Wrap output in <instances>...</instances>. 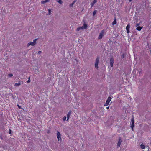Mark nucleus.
I'll list each match as a JSON object with an SVG mask.
<instances>
[{
  "label": "nucleus",
  "mask_w": 151,
  "mask_h": 151,
  "mask_svg": "<svg viewBox=\"0 0 151 151\" xmlns=\"http://www.w3.org/2000/svg\"><path fill=\"white\" fill-rule=\"evenodd\" d=\"M104 30H102L99 33V35L98 37V39H101L103 37L104 35Z\"/></svg>",
  "instance_id": "obj_2"
},
{
  "label": "nucleus",
  "mask_w": 151,
  "mask_h": 151,
  "mask_svg": "<svg viewBox=\"0 0 151 151\" xmlns=\"http://www.w3.org/2000/svg\"><path fill=\"white\" fill-rule=\"evenodd\" d=\"M0 139L1 140L3 139V138L2 137V134H0Z\"/></svg>",
  "instance_id": "obj_23"
},
{
  "label": "nucleus",
  "mask_w": 151,
  "mask_h": 151,
  "mask_svg": "<svg viewBox=\"0 0 151 151\" xmlns=\"http://www.w3.org/2000/svg\"><path fill=\"white\" fill-rule=\"evenodd\" d=\"M35 43H34V42H29V43H28L27 46H29V45H32V46H34L35 45Z\"/></svg>",
  "instance_id": "obj_11"
},
{
  "label": "nucleus",
  "mask_w": 151,
  "mask_h": 151,
  "mask_svg": "<svg viewBox=\"0 0 151 151\" xmlns=\"http://www.w3.org/2000/svg\"><path fill=\"white\" fill-rule=\"evenodd\" d=\"M97 12V10H94L93 13V16H94V15H95L96 13Z\"/></svg>",
  "instance_id": "obj_19"
},
{
  "label": "nucleus",
  "mask_w": 151,
  "mask_h": 151,
  "mask_svg": "<svg viewBox=\"0 0 151 151\" xmlns=\"http://www.w3.org/2000/svg\"><path fill=\"white\" fill-rule=\"evenodd\" d=\"M48 13L47 14V15H50V14H51V11L50 9H48Z\"/></svg>",
  "instance_id": "obj_21"
},
{
  "label": "nucleus",
  "mask_w": 151,
  "mask_h": 151,
  "mask_svg": "<svg viewBox=\"0 0 151 151\" xmlns=\"http://www.w3.org/2000/svg\"><path fill=\"white\" fill-rule=\"evenodd\" d=\"M114 63V59L112 57L110 58V64L111 67H113Z\"/></svg>",
  "instance_id": "obj_6"
},
{
  "label": "nucleus",
  "mask_w": 151,
  "mask_h": 151,
  "mask_svg": "<svg viewBox=\"0 0 151 151\" xmlns=\"http://www.w3.org/2000/svg\"><path fill=\"white\" fill-rule=\"evenodd\" d=\"M122 142V140H121V137H119L118 139V141L117 143V148H118L120 146V145H121V142Z\"/></svg>",
  "instance_id": "obj_8"
},
{
  "label": "nucleus",
  "mask_w": 151,
  "mask_h": 151,
  "mask_svg": "<svg viewBox=\"0 0 151 151\" xmlns=\"http://www.w3.org/2000/svg\"><path fill=\"white\" fill-rule=\"evenodd\" d=\"M143 27L139 26L137 27L136 30L138 31H140L141 29L143 28Z\"/></svg>",
  "instance_id": "obj_13"
},
{
  "label": "nucleus",
  "mask_w": 151,
  "mask_h": 151,
  "mask_svg": "<svg viewBox=\"0 0 151 151\" xmlns=\"http://www.w3.org/2000/svg\"><path fill=\"white\" fill-rule=\"evenodd\" d=\"M131 127L132 130L133 129V127L134 126V117L132 118L131 119Z\"/></svg>",
  "instance_id": "obj_4"
},
{
  "label": "nucleus",
  "mask_w": 151,
  "mask_h": 151,
  "mask_svg": "<svg viewBox=\"0 0 151 151\" xmlns=\"http://www.w3.org/2000/svg\"><path fill=\"white\" fill-rule=\"evenodd\" d=\"M107 109H109V106H108L106 107Z\"/></svg>",
  "instance_id": "obj_33"
},
{
  "label": "nucleus",
  "mask_w": 151,
  "mask_h": 151,
  "mask_svg": "<svg viewBox=\"0 0 151 151\" xmlns=\"http://www.w3.org/2000/svg\"><path fill=\"white\" fill-rule=\"evenodd\" d=\"M61 136L59 132L58 131L57 133V136L58 139V140L59 141V138H60V136Z\"/></svg>",
  "instance_id": "obj_9"
},
{
  "label": "nucleus",
  "mask_w": 151,
  "mask_h": 151,
  "mask_svg": "<svg viewBox=\"0 0 151 151\" xmlns=\"http://www.w3.org/2000/svg\"><path fill=\"white\" fill-rule=\"evenodd\" d=\"M57 1L60 4H62L63 3V2L61 0H58Z\"/></svg>",
  "instance_id": "obj_20"
},
{
  "label": "nucleus",
  "mask_w": 151,
  "mask_h": 151,
  "mask_svg": "<svg viewBox=\"0 0 151 151\" xmlns=\"http://www.w3.org/2000/svg\"><path fill=\"white\" fill-rule=\"evenodd\" d=\"M17 106H18V107H19V108H21V107L18 105H17Z\"/></svg>",
  "instance_id": "obj_31"
},
{
  "label": "nucleus",
  "mask_w": 151,
  "mask_h": 151,
  "mask_svg": "<svg viewBox=\"0 0 151 151\" xmlns=\"http://www.w3.org/2000/svg\"><path fill=\"white\" fill-rule=\"evenodd\" d=\"M124 54L122 55H121L122 58H124Z\"/></svg>",
  "instance_id": "obj_28"
},
{
  "label": "nucleus",
  "mask_w": 151,
  "mask_h": 151,
  "mask_svg": "<svg viewBox=\"0 0 151 151\" xmlns=\"http://www.w3.org/2000/svg\"><path fill=\"white\" fill-rule=\"evenodd\" d=\"M27 83H30V77L29 78L28 80L27 81Z\"/></svg>",
  "instance_id": "obj_27"
},
{
  "label": "nucleus",
  "mask_w": 151,
  "mask_h": 151,
  "mask_svg": "<svg viewBox=\"0 0 151 151\" xmlns=\"http://www.w3.org/2000/svg\"><path fill=\"white\" fill-rule=\"evenodd\" d=\"M71 112L70 110L69 111L67 115V121H68L69 119V117L71 115Z\"/></svg>",
  "instance_id": "obj_10"
},
{
  "label": "nucleus",
  "mask_w": 151,
  "mask_h": 151,
  "mask_svg": "<svg viewBox=\"0 0 151 151\" xmlns=\"http://www.w3.org/2000/svg\"><path fill=\"white\" fill-rule=\"evenodd\" d=\"M49 1H50V0H46L45 1H41V3L42 4L45 3L47 2H49Z\"/></svg>",
  "instance_id": "obj_15"
},
{
  "label": "nucleus",
  "mask_w": 151,
  "mask_h": 151,
  "mask_svg": "<svg viewBox=\"0 0 151 151\" xmlns=\"http://www.w3.org/2000/svg\"><path fill=\"white\" fill-rule=\"evenodd\" d=\"M141 148L142 149H144L145 148V147L144 145L142 144L140 145Z\"/></svg>",
  "instance_id": "obj_18"
},
{
  "label": "nucleus",
  "mask_w": 151,
  "mask_h": 151,
  "mask_svg": "<svg viewBox=\"0 0 151 151\" xmlns=\"http://www.w3.org/2000/svg\"><path fill=\"white\" fill-rule=\"evenodd\" d=\"M9 131H10V132H9V134H11V131L10 130H9Z\"/></svg>",
  "instance_id": "obj_32"
},
{
  "label": "nucleus",
  "mask_w": 151,
  "mask_h": 151,
  "mask_svg": "<svg viewBox=\"0 0 151 151\" xmlns=\"http://www.w3.org/2000/svg\"><path fill=\"white\" fill-rule=\"evenodd\" d=\"M142 71V70L141 69H139L138 70V72H139V73L140 74V73H141Z\"/></svg>",
  "instance_id": "obj_26"
},
{
  "label": "nucleus",
  "mask_w": 151,
  "mask_h": 151,
  "mask_svg": "<svg viewBox=\"0 0 151 151\" xmlns=\"http://www.w3.org/2000/svg\"><path fill=\"white\" fill-rule=\"evenodd\" d=\"M99 58H96V62L95 63V68L96 69H98V63H99Z\"/></svg>",
  "instance_id": "obj_5"
},
{
  "label": "nucleus",
  "mask_w": 151,
  "mask_h": 151,
  "mask_svg": "<svg viewBox=\"0 0 151 151\" xmlns=\"http://www.w3.org/2000/svg\"><path fill=\"white\" fill-rule=\"evenodd\" d=\"M116 23V19H115V20H114V21L112 22V25H114Z\"/></svg>",
  "instance_id": "obj_17"
},
{
  "label": "nucleus",
  "mask_w": 151,
  "mask_h": 151,
  "mask_svg": "<svg viewBox=\"0 0 151 151\" xmlns=\"http://www.w3.org/2000/svg\"><path fill=\"white\" fill-rule=\"evenodd\" d=\"M9 76L10 77H11L13 76V74L12 73L9 74Z\"/></svg>",
  "instance_id": "obj_25"
},
{
  "label": "nucleus",
  "mask_w": 151,
  "mask_h": 151,
  "mask_svg": "<svg viewBox=\"0 0 151 151\" xmlns=\"http://www.w3.org/2000/svg\"><path fill=\"white\" fill-rule=\"evenodd\" d=\"M129 2H131L132 0H129Z\"/></svg>",
  "instance_id": "obj_34"
},
{
  "label": "nucleus",
  "mask_w": 151,
  "mask_h": 151,
  "mask_svg": "<svg viewBox=\"0 0 151 151\" xmlns=\"http://www.w3.org/2000/svg\"><path fill=\"white\" fill-rule=\"evenodd\" d=\"M111 97H108L106 101L105 104L104 105V106H107L109 104L110 102L111 101Z\"/></svg>",
  "instance_id": "obj_3"
},
{
  "label": "nucleus",
  "mask_w": 151,
  "mask_h": 151,
  "mask_svg": "<svg viewBox=\"0 0 151 151\" xmlns=\"http://www.w3.org/2000/svg\"><path fill=\"white\" fill-rule=\"evenodd\" d=\"M76 1V0L74 1L72 3L70 4L69 5V6L70 7H72L73 6V5L74 4L75 2Z\"/></svg>",
  "instance_id": "obj_14"
},
{
  "label": "nucleus",
  "mask_w": 151,
  "mask_h": 151,
  "mask_svg": "<svg viewBox=\"0 0 151 151\" xmlns=\"http://www.w3.org/2000/svg\"><path fill=\"white\" fill-rule=\"evenodd\" d=\"M37 40V39H35L34 40H33V42L34 43H35V45L36 44V41Z\"/></svg>",
  "instance_id": "obj_22"
},
{
  "label": "nucleus",
  "mask_w": 151,
  "mask_h": 151,
  "mask_svg": "<svg viewBox=\"0 0 151 151\" xmlns=\"http://www.w3.org/2000/svg\"><path fill=\"white\" fill-rule=\"evenodd\" d=\"M21 85V83L20 82H19L18 83H15L14 85V86H19Z\"/></svg>",
  "instance_id": "obj_16"
},
{
  "label": "nucleus",
  "mask_w": 151,
  "mask_h": 151,
  "mask_svg": "<svg viewBox=\"0 0 151 151\" xmlns=\"http://www.w3.org/2000/svg\"><path fill=\"white\" fill-rule=\"evenodd\" d=\"M130 27V25L129 24H128L126 27V29L127 32V33H128V35H129V29Z\"/></svg>",
  "instance_id": "obj_7"
},
{
  "label": "nucleus",
  "mask_w": 151,
  "mask_h": 151,
  "mask_svg": "<svg viewBox=\"0 0 151 151\" xmlns=\"http://www.w3.org/2000/svg\"><path fill=\"white\" fill-rule=\"evenodd\" d=\"M66 119V116H64V117L63 118V121H65Z\"/></svg>",
  "instance_id": "obj_24"
},
{
  "label": "nucleus",
  "mask_w": 151,
  "mask_h": 151,
  "mask_svg": "<svg viewBox=\"0 0 151 151\" xmlns=\"http://www.w3.org/2000/svg\"><path fill=\"white\" fill-rule=\"evenodd\" d=\"M97 0H94L92 3H91V8H92L94 5L95 4Z\"/></svg>",
  "instance_id": "obj_12"
},
{
  "label": "nucleus",
  "mask_w": 151,
  "mask_h": 151,
  "mask_svg": "<svg viewBox=\"0 0 151 151\" xmlns=\"http://www.w3.org/2000/svg\"><path fill=\"white\" fill-rule=\"evenodd\" d=\"M139 24L137 23L136 25V27H139Z\"/></svg>",
  "instance_id": "obj_29"
},
{
  "label": "nucleus",
  "mask_w": 151,
  "mask_h": 151,
  "mask_svg": "<svg viewBox=\"0 0 151 151\" xmlns=\"http://www.w3.org/2000/svg\"><path fill=\"white\" fill-rule=\"evenodd\" d=\"M42 52L41 51H39L38 52V54H40Z\"/></svg>",
  "instance_id": "obj_30"
},
{
  "label": "nucleus",
  "mask_w": 151,
  "mask_h": 151,
  "mask_svg": "<svg viewBox=\"0 0 151 151\" xmlns=\"http://www.w3.org/2000/svg\"><path fill=\"white\" fill-rule=\"evenodd\" d=\"M87 27V25L85 23H84L83 26L81 27H78L76 29L77 31H79L80 30L86 29Z\"/></svg>",
  "instance_id": "obj_1"
}]
</instances>
